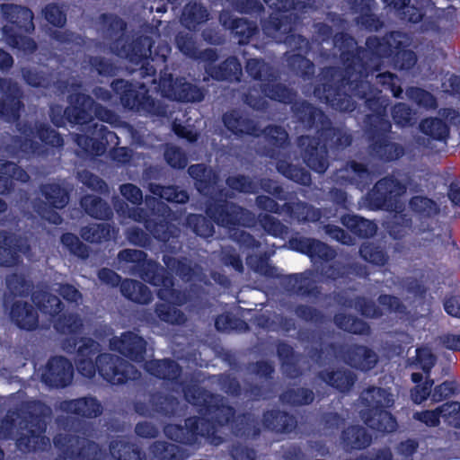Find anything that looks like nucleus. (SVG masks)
<instances>
[{"label": "nucleus", "instance_id": "7", "mask_svg": "<svg viewBox=\"0 0 460 460\" xmlns=\"http://www.w3.org/2000/svg\"><path fill=\"white\" fill-rule=\"evenodd\" d=\"M1 10L4 18L11 23V25L6 24L3 28V32L7 44L23 51L24 53H31L34 51L36 44L32 40L13 33V31H15L16 30H22L26 32H30L34 30L32 22L33 14L31 11L11 4H2Z\"/></svg>", "mask_w": 460, "mask_h": 460}, {"label": "nucleus", "instance_id": "49", "mask_svg": "<svg viewBox=\"0 0 460 460\" xmlns=\"http://www.w3.org/2000/svg\"><path fill=\"white\" fill-rule=\"evenodd\" d=\"M81 205L87 214L96 218L105 219L111 215L109 206L95 196H85Z\"/></svg>", "mask_w": 460, "mask_h": 460}, {"label": "nucleus", "instance_id": "46", "mask_svg": "<svg viewBox=\"0 0 460 460\" xmlns=\"http://www.w3.org/2000/svg\"><path fill=\"white\" fill-rule=\"evenodd\" d=\"M206 70L210 76L217 80L238 79V75L241 74V65L235 58H230L221 66H208Z\"/></svg>", "mask_w": 460, "mask_h": 460}, {"label": "nucleus", "instance_id": "27", "mask_svg": "<svg viewBox=\"0 0 460 460\" xmlns=\"http://www.w3.org/2000/svg\"><path fill=\"white\" fill-rule=\"evenodd\" d=\"M341 442L346 451L362 450L372 443L371 434L360 425H350L341 434Z\"/></svg>", "mask_w": 460, "mask_h": 460}, {"label": "nucleus", "instance_id": "20", "mask_svg": "<svg viewBox=\"0 0 460 460\" xmlns=\"http://www.w3.org/2000/svg\"><path fill=\"white\" fill-rule=\"evenodd\" d=\"M38 308L23 300H14L9 307V319L18 329L34 332L39 328Z\"/></svg>", "mask_w": 460, "mask_h": 460}, {"label": "nucleus", "instance_id": "59", "mask_svg": "<svg viewBox=\"0 0 460 460\" xmlns=\"http://www.w3.org/2000/svg\"><path fill=\"white\" fill-rule=\"evenodd\" d=\"M359 252L365 261L376 265H385L388 260L387 255L382 250L371 243L363 244Z\"/></svg>", "mask_w": 460, "mask_h": 460}, {"label": "nucleus", "instance_id": "15", "mask_svg": "<svg viewBox=\"0 0 460 460\" xmlns=\"http://www.w3.org/2000/svg\"><path fill=\"white\" fill-rule=\"evenodd\" d=\"M74 367L69 359L63 356L51 357L42 373V382L51 388H65L73 379Z\"/></svg>", "mask_w": 460, "mask_h": 460}, {"label": "nucleus", "instance_id": "14", "mask_svg": "<svg viewBox=\"0 0 460 460\" xmlns=\"http://www.w3.org/2000/svg\"><path fill=\"white\" fill-rule=\"evenodd\" d=\"M112 87L116 92L121 91L120 100L124 107L139 112L157 113L154 100L146 95V90L143 85L137 90L127 81L118 80L112 83Z\"/></svg>", "mask_w": 460, "mask_h": 460}, {"label": "nucleus", "instance_id": "54", "mask_svg": "<svg viewBox=\"0 0 460 460\" xmlns=\"http://www.w3.org/2000/svg\"><path fill=\"white\" fill-rule=\"evenodd\" d=\"M149 190L154 195L172 202L184 203L189 199L186 191L178 190L176 188L172 186L163 187L160 185L150 184Z\"/></svg>", "mask_w": 460, "mask_h": 460}, {"label": "nucleus", "instance_id": "57", "mask_svg": "<svg viewBox=\"0 0 460 460\" xmlns=\"http://www.w3.org/2000/svg\"><path fill=\"white\" fill-rule=\"evenodd\" d=\"M141 47H134L131 53L124 46L121 49H116V54L122 58H129L131 61L137 62V59L147 58L151 55V42L148 38L141 39L139 41Z\"/></svg>", "mask_w": 460, "mask_h": 460}, {"label": "nucleus", "instance_id": "30", "mask_svg": "<svg viewBox=\"0 0 460 460\" xmlns=\"http://www.w3.org/2000/svg\"><path fill=\"white\" fill-rule=\"evenodd\" d=\"M339 303L346 308L355 309L360 315L368 319H377L383 315L382 309L370 298L358 296L354 298L341 296Z\"/></svg>", "mask_w": 460, "mask_h": 460}, {"label": "nucleus", "instance_id": "53", "mask_svg": "<svg viewBox=\"0 0 460 460\" xmlns=\"http://www.w3.org/2000/svg\"><path fill=\"white\" fill-rule=\"evenodd\" d=\"M286 212L290 217L298 221H316L320 218V212L304 203L288 204L285 208Z\"/></svg>", "mask_w": 460, "mask_h": 460}, {"label": "nucleus", "instance_id": "34", "mask_svg": "<svg viewBox=\"0 0 460 460\" xmlns=\"http://www.w3.org/2000/svg\"><path fill=\"white\" fill-rule=\"evenodd\" d=\"M220 22L224 27L230 29L233 33L238 36L239 43H244L257 30L253 23L243 18L233 19L227 12L221 13Z\"/></svg>", "mask_w": 460, "mask_h": 460}, {"label": "nucleus", "instance_id": "45", "mask_svg": "<svg viewBox=\"0 0 460 460\" xmlns=\"http://www.w3.org/2000/svg\"><path fill=\"white\" fill-rule=\"evenodd\" d=\"M155 312L160 321L169 324L182 325L187 321L185 314L170 304L157 303Z\"/></svg>", "mask_w": 460, "mask_h": 460}, {"label": "nucleus", "instance_id": "51", "mask_svg": "<svg viewBox=\"0 0 460 460\" xmlns=\"http://www.w3.org/2000/svg\"><path fill=\"white\" fill-rule=\"evenodd\" d=\"M150 451L158 460H179L181 448L175 444L166 441H155L150 446Z\"/></svg>", "mask_w": 460, "mask_h": 460}, {"label": "nucleus", "instance_id": "11", "mask_svg": "<svg viewBox=\"0 0 460 460\" xmlns=\"http://www.w3.org/2000/svg\"><path fill=\"white\" fill-rule=\"evenodd\" d=\"M147 206H157L158 211H163L161 216H158L159 222L153 223L155 219L146 220V216L142 209L137 208H129L127 205L119 206L115 204V208L119 213L122 216L131 218L135 221L141 222L145 220L146 228L156 238L162 241H168L170 237L171 226H169L166 221L164 214L166 211V206L157 200L155 198H146V199Z\"/></svg>", "mask_w": 460, "mask_h": 460}, {"label": "nucleus", "instance_id": "36", "mask_svg": "<svg viewBox=\"0 0 460 460\" xmlns=\"http://www.w3.org/2000/svg\"><path fill=\"white\" fill-rule=\"evenodd\" d=\"M149 403L155 413L164 417H172L177 411L179 402L172 395L155 392L150 395Z\"/></svg>", "mask_w": 460, "mask_h": 460}, {"label": "nucleus", "instance_id": "33", "mask_svg": "<svg viewBox=\"0 0 460 460\" xmlns=\"http://www.w3.org/2000/svg\"><path fill=\"white\" fill-rule=\"evenodd\" d=\"M109 450L115 460H146V454L138 447L123 439L111 440Z\"/></svg>", "mask_w": 460, "mask_h": 460}, {"label": "nucleus", "instance_id": "37", "mask_svg": "<svg viewBox=\"0 0 460 460\" xmlns=\"http://www.w3.org/2000/svg\"><path fill=\"white\" fill-rule=\"evenodd\" d=\"M314 397L313 390L306 387L288 388L279 395L284 404L293 407L309 405L314 401Z\"/></svg>", "mask_w": 460, "mask_h": 460}, {"label": "nucleus", "instance_id": "50", "mask_svg": "<svg viewBox=\"0 0 460 460\" xmlns=\"http://www.w3.org/2000/svg\"><path fill=\"white\" fill-rule=\"evenodd\" d=\"M114 234V230L111 229L107 223L93 224L84 227L81 231L82 237L91 243H99L107 240Z\"/></svg>", "mask_w": 460, "mask_h": 460}, {"label": "nucleus", "instance_id": "43", "mask_svg": "<svg viewBox=\"0 0 460 460\" xmlns=\"http://www.w3.org/2000/svg\"><path fill=\"white\" fill-rule=\"evenodd\" d=\"M224 122L226 127L234 134L258 135L253 121L243 119L236 111L226 113L224 116Z\"/></svg>", "mask_w": 460, "mask_h": 460}, {"label": "nucleus", "instance_id": "61", "mask_svg": "<svg viewBox=\"0 0 460 460\" xmlns=\"http://www.w3.org/2000/svg\"><path fill=\"white\" fill-rule=\"evenodd\" d=\"M443 420L448 425L460 429V402L456 401L447 402L442 404Z\"/></svg>", "mask_w": 460, "mask_h": 460}, {"label": "nucleus", "instance_id": "56", "mask_svg": "<svg viewBox=\"0 0 460 460\" xmlns=\"http://www.w3.org/2000/svg\"><path fill=\"white\" fill-rule=\"evenodd\" d=\"M459 387L456 381L446 380L431 388V402H440L458 393Z\"/></svg>", "mask_w": 460, "mask_h": 460}, {"label": "nucleus", "instance_id": "23", "mask_svg": "<svg viewBox=\"0 0 460 460\" xmlns=\"http://www.w3.org/2000/svg\"><path fill=\"white\" fill-rule=\"evenodd\" d=\"M317 377L327 386L342 394H349L358 380L353 371L343 367L320 370Z\"/></svg>", "mask_w": 460, "mask_h": 460}, {"label": "nucleus", "instance_id": "52", "mask_svg": "<svg viewBox=\"0 0 460 460\" xmlns=\"http://www.w3.org/2000/svg\"><path fill=\"white\" fill-rule=\"evenodd\" d=\"M41 191L48 203L54 208H62L68 202L66 190L58 184L44 185Z\"/></svg>", "mask_w": 460, "mask_h": 460}, {"label": "nucleus", "instance_id": "47", "mask_svg": "<svg viewBox=\"0 0 460 460\" xmlns=\"http://www.w3.org/2000/svg\"><path fill=\"white\" fill-rule=\"evenodd\" d=\"M190 175L197 180L195 185L200 193L208 195L210 193V189L214 188L216 184V176H213V181L210 180L211 171H208L202 164L191 165L188 170Z\"/></svg>", "mask_w": 460, "mask_h": 460}, {"label": "nucleus", "instance_id": "24", "mask_svg": "<svg viewBox=\"0 0 460 460\" xmlns=\"http://www.w3.org/2000/svg\"><path fill=\"white\" fill-rule=\"evenodd\" d=\"M261 423L265 429L281 435L291 434L298 425L297 419L294 414L279 409L263 411Z\"/></svg>", "mask_w": 460, "mask_h": 460}, {"label": "nucleus", "instance_id": "40", "mask_svg": "<svg viewBox=\"0 0 460 460\" xmlns=\"http://www.w3.org/2000/svg\"><path fill=\"white\" fill-rule=\"evenodd\" d=\"M341 222L348 229L360 237H371L376 232L375 223L355 215L342 217Z\"/></svg>", "mask_w": 460, "mask_h": 460}, {"label": "nucleus", "instance_id": "64", "mask_svg": "<svg viewBox=\"0 0 460 460\" xmlns=\"http://www.w3.org/2000/svg\"><path fill=\"white\" fill-rule=\"evenodd\" d=\"M441 89L444 93L460 99V75L445 74L441 79Z\"/></svg>", "mask_w": 460, "mask_h": 460}, {"label": "nucleus", "instance_id": "62", "mask_svg": "<svg viewBox=\"0 0 460 460\" xmlns=\"http://www.w3.org/2000/svg\"><path fill=\"white\" fill-rule=\"evenodd\" d=\"M434 385V380L430 377H426L422 385H414L410 391L411 401L415 404H421L428 398L431 399V388Z\"/></svg>", "mask_w": 460, "mask_h": 460}, {"label": "nucleus", "instance_id": "10", "mask_svg": "<svg viewBox=\"0 0 460 460\" xmlns=\"http://www.w3.org/2000/svg\"><path fill=\"white\" fill-rule=\"evenodd\" d=\"M406 191L405 185L393 178L380 180L367 197L370 209L401 210L402 205L398 198Z\"/></svg>", "mask_w": 460, "mask_h": 460}, {"label": "nucleus", "instance_id": "5", "mask_svg": "<svg viewBox=\"0 0 460 460\" xmlns=\"http://www.w3.org/2000/svg\"><path fill=\"white\" fill-rule=\"evenodd\" d=\"M367 407L361 412L365 424L379 433H392L397 429L396 418L387 410L394 405L393 395L385 388L369 386L361 395Z\"/></svg>", "mask_w": 460, "mask_h": 460}, {"label": "nucleus", "instance_id": "55", "mask_svg": "<svg viewBox=\"0 0 460 460\" xmlns=\"http://www.w3.org/2000/svg\"><path fill=\"white\" fill-rule=\"evenodd\" d=\"M421 131L436 140H445L448 135L447 126L438 119H427L420 124Z\"/></svg>", "mask_w": 460, "mask_h": 460}, {"label": "nucleus", "instance_id": "28", "mask_svg": "<svg viewBox=\"0 0 460 460\" xmlns=\"http://www.w3.org/2000/svg\"><path fill=\"white\" fill-rule=\"evenodd\" d=\"M314 141L308 137H301L299 145L305 146V162L307 165L317 172H323L327 168L326 146H319V143L314 146Z\"/></svg>", "mask_w": 460, "mask_h": 460}, {"label": "nucleus", "instance_id": "38", "mask_svg": "<svg viewBox=\"0 0 460 460\" xmlns=\"http://www.w3.org/2000/svg\"><path fill=\"white\" fill-rule=\"evenodd\" d=\"M13 179L25 182L29 175L16 164L0 160V193H5L11 189Z\"/></svg>", "mask_w": 460, "mask_h": 460}, {"label": "nucleus", "instance_id": "19", "mask_svg": "<svg viewBox=\"0 0 460 460\" xmlns=\"http://www.w3.org/2000/svg\"><path fill=\"white\" fill-rule=\"evenodd\" d=\"M30 246L25 238L0 233V265L13 267L20 263L21 255L28 256Z\"/></svg>", "mask_w": 460, "mask_h": 460}, {"label": "nucleus", "instance_id": "22", "mask_svg": "<svg viewBox=\"0 0 460 460\" xmlns=\"http://www.w3.org/2000/svg\"><path fill=\"white\" fill-rule=\"evenodd\" d=\"M144 369L156 379L174 385H181L182 367L172 358L151 359L145 362Z\"/></svg>", "mask_w": 460, "mask_h": 460}, {"label": "nucleus", "instance_id": "13", "mask_svg": "<svg viewBox=\"0 0 460 460\" xmlns=\"http://www.w3.org/2000/svg\"><path fill=\"white\" fill-rule=\"evenodd\" d=\"M109 347L112 351L135 363H142L146 355V341L131 331L124 332L119 337L114 336L110 340Z\"/></svg>", "mask_w": 460, "mask_h": 460}, {"label": "nucleus", "instance_id": "41", "mask_svg": "<svg viewBox=\"0 0 460 460\" xmlns=\"http://www.w3.org/2000/svg\"><path fill=\"white\" fill-rule=\"evenodd\" d=\"M338 180L349 181L358 187H364L372 181L370 172L362 165L356 163L350 164L337 174Z\"/></svg>", "mask_w": 460, "mask_h": 460}, {"label": "nucleus", "instance_id": "18", "mask_svg": "<svg viewBox=\"0 0 460 460\" xmlns=\"http://www.w3.org/2000/svg\"><path fill=\"white\" fill-rule=\"evenodd\" d=\"M92 137L78 136L75 139L77 145L90 155H100L106 150L107 145H117L118 137L114 132L107 130L103 125L93 124Z\"/></svg>", "mask_w": 460, "mask_h": 460}, {"label": "nucleus", "instance_id": "3", "mask_svg": "<svg viewBox=\"0 0 460 460\" xmlns=\"http://www.w3.org/2000/svg\"><path fill=\"white\" fill-rule=\"evenodd\" d=\"M384 4L401 13L411 22L424 21L435 24L441 21L453 22L460 11V0H383Z\"/></svg>", "mask_w": 460, "mask_h": 460}, {"label": "nucleus", "instance_id": "2", "mask_svg": "<svg viewBox=\"0 0 460 460\" xmlns=\"http://www.w3.org/2000/svg\"><path fill=\"white\" fill-rule=\"evenodd\" d=\"M76 350L75 365L80 375L93 378L96 372L111 385H124L133 378L134 366L123 358L100 353L99 342L90 337H82Z\"/></svg>", "mask_w": 460, "mask_h": 460}, {"label": "nucleus", "instance_id": "26", "mask_svg": "<svg viewBox=\"0 0 460 460\" xmlns=\"http://www.w3.org/2000/svg\"><path fill=\"white\" fill-rule=\"evenodd\" d=\"M0 116L6 121L15 120L21 108L17 85L8 79H0Z\"/></svg>", "mask_w": 460, "mask_h": 460}, {"label": "nucleus", "instance_id": "44", "mask_svg": "<svg viewBox=\"0 0 460 460\" xmlns=\"http://www.w3.org/2000/svg\"><path fill=\"white\" fill-rule=\"evenodd\" d=\"M215 327L218 332H230L232 331L247 332L250 331V326L244 320L231 313L217 315L215 319Z\"/></svg>", "mask_w": 460, "mask_h": 460}, {"label": "nucleus", "instance_id": "29", "mask_svg": "<svg viewBox=\"0 0 460 460\" xmlns=\"http://www.w3.org/2000/svg\"><path fill=\"white\" fill-rule=\"evenodd\" d=\"M292 249L307 254L312 259L329 260L334 257V252L325 243L309 238H296L290 241Z\"/></svg>", "mask_w": 460, "mask_h": 460}, {"label": "nucleus", "instance_id": "17", "mask_svg": "<svg viewBox=\"0 0 460 460\" xmlns=\"http://www.w3.org/2000/svg\"><path fill=\"white\" fill-rule=\"evenodd\" d=\"M11 294L27 296L31 295V300L39 311L49 315L51 318L58 315L64 309L59 296L49 292L50 289H8Z\"/></svg>", "mask_w": 460, "mask_h": 460}, {"label": "nucleus", "instance_id": "32", "mask_svg": "<svg viewBox=\"0 0 460 460\" xmlns=\"http://www.w3.org/2000/svg\"><path fill=\"white\" fill-rule=\"evenodd\" d=\"M333 323L338 329L350 334L369 335L371 333L369 323L356 315L336 313L333 315Z\"/></svg>", "mask_w": 460, "mask_h": 460}, {"label": "nucleus", "instance_id": "31", "mask_svg": "<svg viewBox=\"0 0 460 460\" xmlns=\"http://www.w3.org/2000/svg\"><path fill=\"white\" fill-rule=\"evenodd\" d=\"M232 429L236 437L243 438H256L261 434V428L258 420L250 412H243L233 417Z\"/></svg>", "mask_w": 460, "mask_h": 460}, {"label": "nucleus", "instance_id": "39", "mask_svg": "<svg viewBox=\"0 0 460 460\" xmlns=\"http://www.w3.org/2000/svg\"><path fill=\"white\" fill-rule=\"evenodd\" d=\"M53 326L58 333L76 335L81 333L84 324L79 314L68 313L57 315Z\"/></svg>", "mask_w": 460, "mask_h": 460}, {"label": "nucleus", "instance_id": "25", "mask_svg": "<svg viewBox=\"0 0 460 460\" xmlns=\"http://www.w3.org/2000/svg\"><path fill=\"white\" fill-rule=\"evenodd\" d=\"M61 411L84 419H95L102 412L101 402L93 396L64 400L59 404Z\"/></svg>", "mask_w": 460, "mask_h": 460}, {"label": "nucleus", "instance_id": "48", "mask_svg": "<svg viewBox=\"0 0 460 460\" xmlns=\"http://www.w3.org/2000/svg\"><path fill=\"white\" fill-rule=\"evenodd\" d=\"M208 13L206 9L197 4H190L184 7L181 22L188 29L195 27L208 19Z\"/></svg>", "mask_w": 460, "mask_h": 460}, {"label": "nucleus", "instance_id": "21", "mask_svg": "<svg viewBox=\"0 0 460 460\" xmlns=\"http://www.w3.org/2000/svg\"><path fill=\"white\" fill-rule=\"evenodd\" d=\"M163 94L167 98L183 102H199L203 99V92L183 79L172 81L171 76L163 77L160 81Z\"/></svg>", "mask_w": 460, "mask_h": 460}, {"label": "nucleus", "instance_id": "12", "mask_svg": "<svg viewBox=\"0 0 460 460\" xmlns=\"http://www.w3.org/2000/svg\"><path fill=\"white\" fill-rule=\"evenodd\" d=\"M19 131L20 136L14 144L25 155L38 153L37 139L52 146H60L63 144L62 138L54 129L45 128L42 124H36L34 128L24 125L19 128Z\"/></svg>", "mask_w": 460, "mask_h": 460}, {"label": "nucleus", "instance_id": "1", "mask_svg": "<svg viewBox=\"0 0 460 460\" xmlns=\"http://www.w3.org/2000/svg\"><path fill=\"white\" fill-rule=\"evenodd\" d=\"M184 399L193 405L200 416H190L184 420V425L167 424L164 427L165 436L177 443L193 446L201 438L217 439V426L224 427L229 424L235 415V409L226 403L224 397L214 394L197 385L189 384L182 387Z\"/></svg>", "mask_w": 460, "mask_h": 460}, {"label": "nucleus", "instance_id": "35", "mask_svg": "<svg viewBox=\"0 0 460 460\" xmlns=\"http://www.w3.org/2000/svg\"><path fill=\"white\" fill-rule=\"evenodd\" d=\"M277 356L286 375L291 378L299 376L302 372L297 365L294 348L286 341H279L276 346Z\"/></svg>", "mask_w": 460, "mask_h": 460}, {"label": "nucleus", "instance_id": "63", "mask_svg": "<svg viewBox=\"0 0 460 460\" xmlns=\"http://www.w3.org/2000/svg\"><path fill=\"white\" fill-rule=\"evenodd\" d=\"M261 87H262L264 94L272 100L282 102H288L292 100V93L279 84H263Z\"/></svg>", "mask_w": 460, "mask_h": 460}, {"label": "nucleus", "instance_id": "58", "mask_svg": "<svg viewBox=\"0 0 460 460\" xmlns=\"http://www.w3.org/2000/svg\"><path fill=\"white\" fill-rule=\"evenodd\" d=\"M443 419V408L442 405L437 407L434 410H424L420 411H415L413 413V419L418 420L427 427L435 428L440 424V419Z\"/></svg>", "mask_w": 460, "mask_h": 460}, {"label": "nucleus", "instance_id": "8", "mask_svg": "<svg viewBox=\"0 0 460 460\" xmlns=\"http://www.w3.org/2000/svg\"><path fill=\"white\" fill-rule=\"evenodd\" d=\"M328 348L344 364L363 372L373 369L378 362L377 354L365 345L330 342Z\"/></svg>", "mask_w": 460, "mask_h": 460}, {"label": "nucleus", "instance_id": "4", "mask_svg": "<svg viewBox=\"0 0 460 460\" xmlns=\"http://www.w3.org/2000/svg\"><path fill=\"white\" fill-rule=\"evenodd\" d=\"M26 409V416L19 421L15 446L23 454L44 451L50 445V439L45 435L47 421L44 411L47 407L40 401H30Z\"/></svg>", "mask_w": 460, "mask_h": 460}, {"label": "nucleus", "instance_id": "9", "mask_svg": "<svg viewBox=\"0 0 460 460\" xmlns=\"http://www.w3.org/2000/svg\"><path fill=\"white\" fill-rule=\"evenodd\" d=\"M54 447L60 452L55 460H98V445L77 435L58 433L53 437Z\"/></svg>", "mask_w": 460, "mask_h": 460}, {"label": "nucleus", "instance_id": "6", "mask_svg": "<svg viewBox=\"0 0 460 460\" xmlns=\"http://www.w3.org/2000/svg\"><path fill=\"white\" fill-rule=\"evenodd\" d=\"M70 105L61 114L60 107L51 108V119L57 126H62L66 119L73 124L84 125L93 120V116L100 120L113 124L117 121V117L111 111L98 106L89 97L79 92L77 88L69 96Z\"/></svg>", "mask_w": 460, "mask_h": 460}, {"label": "nucleus", "instance_id": "16", "mask_svg": "<svg viewBox=\"0 0 460 460\" xmlns=\"http://www.w3.org/2000/svg\"><path fill=\"white\" fill-rule=\"evenodd\" d=\"M219 211L214 210L209 207L207 211L218 226L231 229L236 225L250 226L253 224V216L234 204L219 205Z\"/></svg>", "mask_w": 460, "mask_h": 460}, {"label": "nucleus", "instance_id": "42", "mask_svg": "<svg viewBox=\"0 0 460 460\" xmlns=\"http://www.w3.org/2000/svg\"><path fill=\"white\" fill-rule=\"evenodd\" d=\"M436 362V356L427 347L417 348L415 357L408 358V366L411 368L421 369L426 377H430L431 369Z\"/></svg>", "mask_w": 460, "mask_h": 460}, {"label": "nucleus", "instance_id": "60", "mask_svg": "<svg viewBox=\"0 0 460 460\" xmlns=\"http://www.w3.org/2000/svg\"><path fill=\"white\" fill-rule=\"evenodd\" d=\"M295 314L299 319L314 323H323L325 319L323 312L308 305H297L295 308Z\"/></svg>", "mask_w": 460, "mask_h": 460}]
</instances>
